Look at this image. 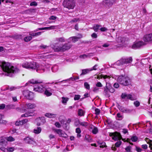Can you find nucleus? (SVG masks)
Instances as JSON below:
<instances>
[{"mask_svg": "<svg viewBox=\"0 0 152 152\" xmlns=\"http://www.w3.org/2000/svg\"><path fill=\"white\" fill-rule=\"evenodd\" d=\"M80 20L79 18H75L72 20L70 22L71 23H76L78 21H79Z\"/></svg>", "mask_w": 152, "mask_h": 152, "instance_id": "obj_50", "label": "nucleus"}, {"mask_svg": "<svg viewBox=\"0 0 152 152\" xmlns=\"http://www.w3.org/2000/svg\"><path fill=\"white\" fill-rule=\"evenodd\" d=\"M100 30L102 32L106 31L108 30V29L105 27H101L100 28Z\"/></svg>", "mask_w": 152, "mask_h": 152, "instance_id": "obj_55", "label": "nucleus"}, {"mask_svg": "<svg viewBox=\"0 0 152 152\" xmlns=\"http://www.w3.org/2000/svg\"><path fill=\"white\" fill-rule=\"evenodd\" d=\"M116 116H117V118H118L117 119L118 120H121L123 118V115L119 113L117 114Z\"/></svg>", "mask_w": 152, "mask_h": 152, "instance_id": "obj_35", "label": "nucleus"}, {"mask_svg": "<svg viewBox=\"0 0 152 152\" xmlns=\"http://www.w3.org/2000/svg\"><path fill=\"white\" fill-rule=\"evenodd\" d=\"M2 118V115L0 114V121H1L0 123H2L3 124H5L7 123V122L5 121L2 120L1 121V119Z\"/></svg>", "mask_w": 152, "mask_h": 152, "instance_id": "obj_57", "label": "nucleus"}, {"mask_svg": "<svg viewBox=\"0 0 152 152\" xmlns=\"http://www.w3.org/2000/svg\"><path fill=\"white\" fill-rule=\"evenodd\" d=\"M44 94L48 96H49L52 95V92L54 90L51 88L50 86H45V88Z\"/></svg>", "mask_w": 152, "mask_h": 152, "instance_id": "obj_11", "label": "nucleus"}, {"mask_svg": "<svg viewBox=\"0 0 152 152\" xmlns=\"http://www.w3.org/2000/svg\"><path fill=\"white\" fill-rule=\"evenodd\" d=\"M52 70L53 72H55L58 69V67L57 66H54L52 67Z\"/></svg>", "mask_w": 152, "mask_h": 152, "instance_id": "obj_41", "label": "nucleus"}, {"mask_svg": "<svg viewBox=\"0 0 152 152\" xmlns=\"http://www.w3.org/2000/svg\"><path fill=\"white\" fill-rule=\"evenodd\" d=\"M75 132L77 133V136L78 137H81V135L80 134L81 131L80 128L78 127L76 129Z\"/></svg>", "mask_w": 152, "mask_h": 152, "instance_id": "obj_31", "label": "nucleus"}, {"mask_svg": "<svg viewBox=\"0 0 152 152\" xmlns=\"http://www.w3.org/2000/svg\"><path fill=\"white\" fill-rule=\"evenodd\" d=\"M131 148L130 146H127L125 148V150L127 152H132Z\"/></svg>", "mask_w": 152, "mask_h": 152, "instance_id": "obj_51", "label": "nucleus"}, {"mask_svg": "<svg viewBox=\"0 0 152 152\" xmlns=\"http://www.w3.org/2000/svg\"><path fill=\"white\" fill-rule=\"evenodd\" d=\"M15 125L17 126H19L20 125H22L23 123H22L21 121H17L15 122Z\"/></svg>", "mask_w": 152, "mask_h": 152, "instance_id": "obj_48", "label": "nucleus"}, {"mask_svg": "<svg viewBox=\"0 0 152 152\" xmlns=\"http://www.w3.org/2000/svg\"><path fill=\"white\" fill-rule=\"evenodd\" d=\"M63 5L69 9H73L75 6V2L73 0H64Z\"/></svg>", "mask_w": 152, "mask_h": 152, "instance_id": "obj_5", "label": "nucleus"}, {"mask_svg": "<svg viewBox=\"0 0 152 152\" xmlns=\"http://www.w3.org/2000/svg\"><path fill=\"white\" fill-rule=\"evenodd\" d=\"M90 56L89 54L86 55L84 54L80 56V58H85Z\"/></svg>", "mask_w": 152, "mask_h": 152, "instance_id": "obj_44", "label": "nucleus"}, {"mask_svg": "<svg viewBox=\"0 0 152 152\" xmlns=\"http://www.w3.org/2000/svg\"><path fill=\"white\" fill-rule=\"evenodd\" d=\"M0 66L5 72V75L10 77L20 72V70L16 67L12 65L10 63L5 62H0Z\"/></svg>", "mask_w": 152, "mask_h": 152, "instance_id": "obj_1", "label": "nucleus"}, {"mask_svg": "<svg viewBox=\"0 0 152 152\" xmlns=\"http://www.w3.org/2000/svg\"><path fill=\"white\" fill-rule=\"evenodd\" d=\"M101 26L99 25L96 24L94 26L92 27V28L94 30L95 32H97L98 29H100V27Z\"/></svg>", "mask_w": 152, "mask_h": 152, "instance_id": "obj_29", "label": "nucleus"}, {"mask_svg": "<svg viewBox=\"0 0 152 152\" xmlns=\"http://www.w3.org/2000/svg\"><path fill=\"white\" fill-rule=\"evenodd\" d=\"M56 45V44H55V45L52 44L50 46L42 45L40 46V47L41 48L45 49V50L47 52V53H49L53 52V51H56L55 48H57Z\"/></svg>", "mask_w": 152, "mask_h": 152, "instance_id": "obj_6", "label": "nucleus"}, {"mask_svg": "<svg viewBox=\"0 0 152 152\" xmlns=\"http://www.w3.org/2000/svg\"><path fill=\"white\" fill-rule=\"evenodd\" d=\"M125 40L126 39L125 38L121 37H118L117 39V41L118 43L123 42L125 41Z\"/></svg>", "mask_w": 152, "mask_h": 152, "instance_id": "obj_27", "label": "nucleus"}, {"mask_svg": "<svg viewBox=\"0 0 152 152\" xmlns=\"http://www.w3.org/2000/svg\"><path fill=\"white\" fill-rule=\"evenodd\" d=\"M36 66L37 67L33 69H36L37 72L39 73H42L44 72V66L42 65H39L38 64L36 63Z\"/></svg>", "mask_w": 152, "mask_h": 152, "instance_id": "obj_16", "label": "nucleus"}, {"mask_svg": "<svg viewBox=\"0 0 152 152\" xmlns=\"http://www.w3.org/2000/svg\"><path fill=\"white\" fill-rule=\"evenodd\" d=\"M45 85L38 83L37 85H35L34 86V90L39 93H42L45 91Z\"/></svg>", "mask_w": 152, "mask_h": 152, "instance_id": "obj_9", "label": "nucleus"}, {"mask_svg": "<svg viewBox=\"0 0 152 152\" xmlns=\"http://www.w3.org/2000/svg\"><path fill=\"white\" fill-rule=\"evenodd\" d=\"M42 83V82L41 81L35 80L34 79H32L29 80L28 82L26 83V84L28 85V84H37L38 83Z\"/></svg>", "mask_w": 152, "mask_h": 152, "instance_id": "obj_20", "label": "nucleus"}, {"mask_svg": "<svg viewBox=\"0 0 152 152\" xmlns=\"http://www.w3.org/2000/svg\"><path fill=\"white\" fill-rule=\"evenodd\" d=\"M55 41L58 42H65V39L64 37H61L59 38H56Z\"/></svg>", "mask_w": 152, "mask_h": 152, "instance_id": "obj_26", "label": "nucleus"}, {"mask_svg": "<svg viewBox=\"0 0 152 152\" xmlns=\"http://www.w3.org/2000/svg\"><path fill=\"white\" fill-rule=\"evenodd\" d=\"M57 26H52L49 27V30L51 29H54L56 28Z\"/></svg>", "mask_w": 152, "mask_h": 152, "instance_id": "obj_62", "label": "nucleus"}, {"mask_svg": "<svg viewBox=\"0 0 152 152\" xmlns=\"http://www.w3.org/2000/svg\"><path fill=\"white\" fill-rule=\"evenodd\" d=\"M36 105L34 103H28L25 106V107L27 109H32L36 107Z\"/></svg>", "mask_w": 152, "mask_h": 152, "instance_id": "obj_18", "label": "nucleus"}, {"mask_svg": "<svg viewBox=\"0 0 152 152\" xmlns=\"http://www.w3.org/2000/svg\"><path fill=\"white\" fill-rule=\"evenodd\" d=\"M7 141L9 142L13 141L15 140V139L12 136L9 137H6Z\"/></svg>", "mask_w": 152, "mask_h": 152, "instance_id": "obj_36", "label": "nucleus"}, {"mask_svg": "<svg viewBox=\"0 0 152 152\" xmlns=\"http://www.w3.org/2000/svg\"><path fill=\"white\" fill-rule=\"evenodd\" d=\"M121 111L124 113H129L131 112V110L126 108L122 109Z\"/></svg>", "mask_w": 152, "mask_h": 152, "instance_id": "obj_40", "label": "nucleus"}, {"mask_svg": "<svg viewBox=\"0 0 152 152\" xmlns=\"http://www.w3.org/2000/svg\"><path fill=\"white\" fill-rule=\"evenodd\" d=\"M143 40L145 42H152V33L145 35L143 38Z\"/></svg>", "mask_w": 152, "mask_h": 152, "instance_id": "obj_17", "label": "nucleus"}, {"mask_svg": "<svg viewBox=\"0 0 152 152\" xmlns=\"http://www.w3.org/2000/svg\"><path fill=\"white\" fill-rule=\"evenodd\" d=\"M49 19L50 20H55L57 19V17L53 15H52L49 18Z\"/></svg>", "mask_w": 152, "mask_h": 152, "instance_id": "obj_58", "label": "nucleus"}, {"mask_svg": "<svg viewBox=\"0 0 152 152\" xmlns=\"http://www.w3.org/2000/svg\"><path fill=\"white\" fill-rule=\"evenodd\" d=\"M115 0H104L102 2L103 4L110 8L113 5Z\"/></svg>", "mask_w": 152, "mask_h": 152, "instance_id": "obj_14", "label": "nucleus"}, {"mask_svg": "<svg viewBox=\"0 0 152 152\" xmlns=\"http://www.w3.org/2000/svg\"><path fill=\"white\" fill-rule=\"evenodd\" d=\"M32 39V37L31 36H27L26 37L24 38V40L26 42H28L31 40Z\"/></svg>", "mask_w": 152, "mask_h": 152, "instance_id": "obj_39", "label": "nucleus"}, {"mask_svg": "<svg viewBox=\"0 0 152 152\" xmlns=\"http://www.w3.org/2000/svg\"><path fill=\"white\" fill-rule=\"evenodd\" d=\"M17 88V87H15L11 86L10 87H8L7 89L9 90L10 91H12L15 90Z\"/></svg>", "mask_w": 152, "mask_h": 152, "instance_id": "obj_46", "label": "nucleus"}, {"mask_svg": "<svg viewBox=\"0 0 152 152\" xmlns=\"http://www.w3.org/2000/svg\"><path fill=\"white\" fill-rule=\"evenodd\" d=\"M56 115L51 113H47L45 114V116L49 118H54L56 116Z\"/></svg>", "mask_w": 152, "mask_h": 152, "instance_id": "obj_25", "label": "nucleus"}, {"mask_svg": "<svg viewBox=\"0 0 152 152\" xmlns=\"http://www.w3.org/2000/svg\"><path fill=\"white\" fill-rule=\"evenodd\" d=\"M78 123L81 126L86 127L88 125V123L85 122H80L79 120H78Z\"/></svg>", "mask_w": 152, "mask_h": 152, "instance_id": "obj_32", "label": "nucleus"}, {"mask_svg": "<svg viewBox=\"0 0 152 152\" xmlns=\"http://www.w3.org/2000/svg\"><path fill=\"white\" fill-rule=\"evenodd\" d=\"M84 86L85 88L87 89H90L89 85L87 82H86L84 83Z\"/></svg>", "mask_w": 152, "mask_h": 152, "instance_id": "obj_54", "label": "nucleus"}, {"mask_svg": "<svg viewBox=\"0 0 152 152\" xmlns=\"http://www.w3.org/2000/svg\"><path fill=\"white\" fill-rule=\"evenodd\" d=\"M80 95H75L74 97V99L75 100H78L80 98Z\"/></svg>", "mask_w": 152, "mask_h": 152, "instance_id": "obj_56", "label": "nucleus"}, {"mask_svg": "<svg viewBox=\"0 0 152 152\" xmlns=\"http://www.w3.org/2000/svg\"><path fill=\"white\" fill-rule=\"evenodd\" d=\"M37 121H41L43 124L45 123V122H46L45 118L44 117H42L41 118H39L37 119Z\"/></svg>", "mask_w": 152, "mask_h": 152, "instance_id": "obj_43", "label": "nucleus"}, {"mask_svg": "<svg viewBox=\"0 0 152 152\" xmlns=\"http://www.w3.org/2000/svg\"><path fill=\"white\" fill-rule=\"evenodd\" d=\"M145 44V43L143 41H140L135 42L133 44L132 48L133 49H136L144 45Z\"/></svg>", "mask_w": 152, "mask_h": 152, "instance_id": "obj_13", "label": "nucleus"}, {"mask_svg": "<svg viewBox=\"0 0 152 152\" xmlns=\"http://www.w3.org/2000/svg\"><path fill=\"white\" fill-rule=\"evenodd\" d=\"M49 30V27L39 28L36 29L34 31H38V30Z\"/></svg>", "mask_w": 152, "mask_h": 152, "instance_id": "obj_34", "label": "nucleus"}, {"mask_svg": "<svg viewBox=\"0 0 152 152\" xmlns=\"http://www.w3.org/2000/svg\"><path fill=\"white\" fill-rule=\"evenodd\" d=\"M14 148L13 147H9L7 148V152L8 151L10 152H12L14 150Z\"/></svg>", "mask_w": 152, "mask_h": 152, "instance_id": "obj_45", "label": "nucleus"}, {"mask_svg": "<svg viewBox=\"0 0 152 152\" xmlns=\"http://www.w3.org/2000/svg\"><path fill=\"white\" fill-rule=\"evenodd\" d=\"M63 80L61 81H55L54 82H52L51 83H46V84H52L54 83L55 84H57L59 82H62Z\"/></svg>", "mask_w": 152, "mask_h": 152, "instance_id": "obj_49", "label": "nucleus"}, {"mask_svg": "<svg viewBox=\"0 0 152 152\" xmlns=\"http://www.w3.org/2000/svg\"><path fill=\"white\" fill-rule=\"evenodd\" d=\"M91 37L93 38H96L97 37V35L95 33H93L91 35Z\"/></svg>", "mask_w": 152, "mask_h": 152, "instance_id": "obj_59", "label": "nucleus"}, {"mask_svg": "<svg viewBox=\"0 0 152 152\" xmlns=\"http://www.w3.org/2000/svg\"><path fill=\"white\" fill-rule=\"evenodd\" d=\"M109 135L112 137L113 140L115 141L119 140L115 144V145L116 147H119L121 143V141L120 140L122 139V137L120 134L117 132L110 133Z\"/></svg>", "mask_w": 152, "mask_h": 152, "instance_id": "obj_2", "label": "nucleus"}, {"mask_svg": "<svg viewBox=\"0 0 152 152\" xmlns=\"http://www.w3.org/2000/svg\"><path fill=\"white\" fill-rule=\"evenodd\" d=\"M98 65L97 64L95 65L91 69H90V70L91 71L93 70H96L97 69V67L98 66Z\"/></svg>", "mask_w": 152, "mask_h": 152, "instance_id": "obj_60", "label": "nucleus"}, {"mask_svg": "<svg viewBox=\"0 0 152 152\" xmlns=\"http://www.w3.org/2000/svg\"><path fill=\"white\" fill-rule=\"evenodd\" d=\"M110 93L109 89L107 87H105L104 91V93L105 95L109 97L110 96Z\"/></svg>", "mask_w": 152, "mask_h": 152, "instance_id": "obj_23", "label": "nucleus"}, {"mask_svg": "<svg viewBox=\"0 0 152 152\" xmlns=\"http://www.w3.org/2000/svg\"><path fill=\"white\" fill-rule=\"evenodd\" d=\"M145 141L146 142L149 144V147L150 148V146H152V140H150L149 138H146L145 139Z\"/></svg>", "mask_w": 152, "mask_h": 152, "instance_id": "obj_37", "label": "nucleus"}, {"mask_svg": "<svg viewBox=\"0 0 152 152\" xmlns=\"http://www.w3.org/2000/svg\"><path fill=\"white\" fill-rule=\"evenodd\" d=\"M6 137H0V143L1 145L4 144L5 145L7 144Z\"/></svg>", "mask_w": 152, "mask_h": 152, "instance_id": "obj_22", "label": "nucleus"}, {"mask_svg": "<svg viewBox=\"0 0 152 152\" xmlns=\"http://www.w3.org/2000/svg\"><path fill=\"white\" fill-rule=\"evenodd\" d=\"M95 113L96 115H99L100 113V110L98 108H96L95 110Z\"/></svg>", "mask_w": 152, "mask_h": 152, "instance_id": "obj_53", "label": "nucleus"}, {"mask_svg": "<svg viewBox=\"0 0 152 152\" xmlns=\"http://www.w3.org/2000/svg\"><path fill=\"white\" fill-rule=\"evenodd\" d=\"M132 61V59L131 57L126 58H122L117 61L116 62V64L118 65L127 64L131 63Z\"/></svg>", "mask_w": 152, "mask_h": 152, "instance_id": "obj_4", "label": "nucleus"}, {"mask_svg": "<svg viewBox=\"0 0 152 152\" xmlns=\"http://www.w3.org/2000/svg\"><path fill=\"white\" fill-rule=\"evenodd\" d=\"M62 102L63 104H66L68 100L69 99L68 98L63 97L62 98Z\"/></svg>", "mask_w": 152, "mask_h": 152, "instance_id": "obj_38", "label": "nucleus"}, {"mask_svg": "<svg viewBox=\"0 0 152 152\" xmlns=\"http://www.w3.org/2000/svg\"><path fill=\"white\" fill-rule=\"evenodd\" d=\"M22 66L23 67L26 69H33L35 68L36 66V63L34 62H25L22 64Z\"/></svg>", "mask_w": 152, "mask_h": 152, "instance_id": "obj_7", "label": "nucleus"}, {"mask_svg": "<svg viewBox=\"0 0 152 152\" xmlns=\"http://www.w3.org/2000/svg\"><path fill=\"white\" fill-rule=\"evenodd\" d=\"M134 104L136 107H138L140 105V103L138 101H136L134 102Z\"/></svg>", "mask_w": 152, "mask_h": 152, "instance_id": "obj_52", "label": "nucleus"}, {"mask_svg": "<svg viewBox=\"0 0 152 152\" xmlns=\"http://www.w3.org/2000/svg\"><path fill=\"white\" fill-rule=\"evenodd\" d=\"M41 131V129L40 127H37L34 130V132L36 134H39Z\"/></svg>", "mask_w": 152, "mask_h": 152, "instance_id": "obj_28", "label": "nucleus"}, {"mask_svg": "<svg viewBox=\"0 0 152 152\" xmlns=\"http://www.w3.org/2000/svg\"><path fill=\"white\" fill-rule=\"evenodd\" d=\"M35 113L33 112L26 113L21 115V117H28L29 116H33L35 115Z\"/></svg>", "mask_w": 152, "mask_h": 152, "instance_id": "obj_24", "label": "nucleus"}, {"mask_svg": "<svg viewBox=\"0 0 152 152\" xmlns=\"http://www.w3.org/2000/svg\"><path fill=\"white\" fill-rule=\"evenodd\" d=\"M55 132H56L58 134L59 136L61 137H66L67 135L62 130L60 129H54L53 130Z\"/></svg>", "mask_w": 152, "mask_h": 152, "instance_id": "obj_15", "label": "nucleus"}, {"mask_svg": "<svg viewBox=\"0 0 152 152\" xmlns=\"http://www.w3.org/2000/svg\"><path fill=\"white\" fill-rule=\"evenodd\" d=\"M90 69H84L82 70V72L81 74V75H85L89 72L91 71Z\"/></svg>", "mask_w": 152, "mask_h": 152, "instance_id": "obj_33", "label": "nucleus"}, {"mask_svg": "<svg viewBox=\"0 0 152 152\" xmlns=\"http://www.w3.org/2000/svg\"><path fill=\"white\" fill-rule=\"evenodd\" d=\"M92 132L93 134H96L98 132V128L96 127H94V129H93Z\"/></svg>", "mask_w": 152, "mask_h": 152, "instance_id": "obj_42", "label": "nucleus"}, {"mask_svg": "<svg viewBox=\"0 0 152 152\" xmlns=\"http://www.w3.org/2000/svg\"><path fill=\"white\" fill-rule=\"evenodd\" d=\"M57 48H55L56 51H64L69 49L71 47V45L67 43H65L62 46H56Z\"/></svg>", "mask_w": 152, "mask_h": 152, "instance_id": "obj_8", "label": "nucleus"}, {"mask_svg": "<svg viewBox=\"0 0 152 152\" xmlns=\"http://www.w3.org/2000/svg\"><path fill=\"white\" fill-rule=\"evenodd\" d=\"M85 112L81 109H79L78 111V115L79 116H83L84 115Z\"/></svg>", "mask_w": 152, "mask_h": 152, "instance_id": "obj_30", "label": "nucleus"}, {"mask_svg": "<svg viewBox=\"0 0 152 152\" xmlns=\"http://www.w3.org/2000/svg\"><path fill=\"white\" fill-rule=\"evenodd\" d=\"M117 81L122 85L127 86L130 83V79L128 76H120L118 77Z\"/></svg>", "mask_w": 152, "mask_h": 152, "instance_id": "obj_3", "label": "nucleus"}, {"mask_svg": "<svg viewBox=\"0 0 152 152\" xmlns=\"http://www.w3.org/2000/svg\"><path fill=\"white\" fill-rule=\"evenodd\" d=\"M49 137L50 139V140L55 138V136L52 134H50L49 135Z\"/></svg>", "mask_w": 152, "mask_h": 152, "instance_id": "obj_64", "label": "nucleus"}, {"mask_svg": "<svg viewBox=\"0 0 152 152\" xmlns=\"http://www.w3.org/2000/svg\"><path fill=\"white\" fill-rule=\"evenodd\" d=\"M138 138L136 136H133L131 138L132 141L133 142H136Z\"/></svg>", "mask_w": 152, "mask_h": 152, "instance_id": "obj_47", "label": "nucleus"}, {"mask_svg": "<svg viewBox=\"0 0 152 152\" xmlns=\"http://www.w3.org/2000/svg\"><path fill=\"white\" fill-rule=\"evenodd\" d=\"M37 5V3L35 1L32 2L30 4V5L31 6H36Z\"/></svg>", "mask_w": 152, "mask_h": 152, "instance_id": "obj_63", "label": "nucleus"}, {"mask_svg": "<svg viewBox=\"0 0 152 152\" xmlns=\"http://www.w3.org/2000/svg\"><path fill=\"white\" fill-rule=\"evenodd\" d=\"M24 140L26 143L29 144H33L34 142V139L29 137H27L24 138Z\"/></svg>", "mask_w": 152, "mask_h": 152, "instance_id": "obj_21", "label": "nucleus"}, {"mask_svg": "<svg viewBox=\"0 0 152 152\" xmlns=\"http://www.w3.org/2000/svg\"><path fill=\"white\" fill-rule=\"evenodd\" d=\"M55 125L58 128H60L61 126L60 124L58 122H56L55 124Z\"/></svg>", "mask_w": 152, "mask_h": 152, "instance_id": "obj_61", "label": "nucleus"}, {"mask_svg": "<svg viewBox=\"0 0 152 152\" xmlns=\"http://www.w3.org/2000/svg\"><path fill=\"white\" fill-rule=\"evenodd\" d=\"M23 94L26 98L32 100L34 97V94L33 93L28 90L24 91Z\"/></svg>", "mask_w": 152, "mask_h": 152, "instance_id": "obj_10", "label": "nucleus"}, {"mask_svg": "<svg viewBox=\"0 0 152 152\" xmlns=\"http://www.w3.org/2000/svg\"><path fill=\"white\" fill-rule=\"evenodd\" d=\"M78 38H77V37L76 36L70 37L67 40V41L68 42V43H70L71 42H75L78 41Z\"/></svg>", "mask_w": 152, "mask_h": 152, "instance_id": "obj_19", "label": "nucleus"}, {"mask_svg": "<svg viewBox=\"0 0 152 152\" xmlns=\"http://www.w3.org/2000/svg\"><path fill=\"white\" fill-rule=\"evenodd\" d=\"M121 97L123 99H129L131 100H134L137 99V98L134 95L132 96L131 94H127L125 93H122Z\"/></svg>", "mask_w": 152, "mask_h": 152, "instance_id": "obj_12", "label": "nucleus"}]
</instances>
